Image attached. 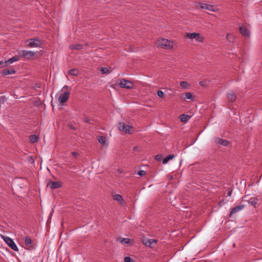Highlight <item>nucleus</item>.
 <instances>
[{
	"label": "nucleus",
	"mask_w": 262,
	"mask_h": 262,
	"mask_svg": "<svg viewBox=\"0 0 262 262\" xmlns=\"http://www.w3.org/2000/svg\"><path fill=\"white\" fill-rule=\"evenodd\" d=\"M47 186L52 189H56L61 186V183L60 182H53L50 181L47 183Z\"/></svg>",
	"instance_id": "nucleus-9"
},
{
	"label": "nucleus",
	"mask_w": 262,
	"mask_h": 262,
	"mask_svg": "<svg viewBox=\"0 0 262 262\" xmlns=\"http://www.w3.org/2000/svg\"><path fill=\"white\" fill-rule=\"evenodd\" d=\"M240 33L248 38L250 37V32L244 25H241L239 27Z\"/></svg>",
	"instance_id": "nucleus-8"
},
{
	"label": "nucleus",
	"mask_w": 262,
	"mask_h": 262,
	"mask_svg": "<svg viewBox=\"0 0 262 262\" xmlns=\"http://www.w3.org/2000/svg\"><path fill=\"white\" fill-rule=\"evenodd\" d=\"M182 98L184 100H186V99L192 100L193 99L192 96L191 94L189 92L184 93L182 94Z\"/></svg>",
	"instance_id": "nucleus-16"
},
{
	"label": "nucleus",
	"mask_w": 262,
	"mask_h": 262,
	"mask_svg": "<svg viewBox=\"0 0 262 262\" xmlns=\"http://www.w3.org/2000/svg\"><path fill=\"white\" fill-rule=\"evenodd\" d=\"M231 193H232V191H229L228 193H227V195L228 196H230L231 195Z\"/></svg>",
	"instance_id": "nucleus-39"
},
{
	"label": "nucleus",
	"mask_w": 262,
	"mask_h": 262,
	"mask_svg": "<svg viewBox=\"0 0 262 262\" xmlns=\"http://www.w3.org/2000/svg\"><path fill=\"white\" fill-rule=\"evenodd\" d=\"M226 39L229 42H233L234 40V36L232 33H227L226 35Z\"/></svg>",
	"instance_id": "nucleus-24"
},
{
	"label": "nucleus",
	"mask_w": 262,
	"mask_h": 262,
	"mask_svg": "<svg viewBox=\"0 0 262 262\" xmlns=\"http://www.w3.org/2000/svg\"><path fill=\"white\" fill-rule=\"evenodd\" d=\"M137 149V147H134V150H136Z\"/></svg>",
	"instance_id": "nucleus-42"
},
{
	"label": "nucleus",
	"mask_w": 262,
	"mask_h": 262,
	"mask_svg": "<svg viewBox=\"0 0 262 262\" xmlns=\"http://www.w3.org/2000/svg\"><path fill=\"white\" fill-rule=\"evenodd\" d=\"M70 93L68 92H63L60 94L58 97V101L60 103H63L67 101L69 97Z\"/></svg>",
	"instance_id": "nucleus-7"
},
{
	"label": "nucleus",
	"mask_w": 262,
	"mask_h": 262,
	"mask_svg": "<svg viewBox=\"0 0 262 262\" xmlns=\"http://www.w3.org/2000/svg\"><path fill=\"white\" fill-rule=\"evenodd\" d=\"M157 95L160 98H163L164 96V92L161 90L158 91Z\"/></svg>",
	"instance_id": "nucleus-32"
},
{
	"label": "nucleus",
	"mask_w": 262,
	"mask_h": 262,
	"mask_svg": "<svg viewBox=\"0 0 262 262\" xmlns=\"http://www.w3.org/2000/svg\"><path fill=\"white\" fill-rule=\"evenodd\" d=\"M157 243V241L155 239H150L146 243V245L151 247L153 244H156Z\"/></svg>",
	"instance_id": "nucleus-29"
},
{
	"label": "nucleus",
	"mask_w": 262,
	"mask_h": 262,
	"mask_svg": "<svg viewBox=\"0 0 262 262\" xmlns=\"http://www.w3.org/2000/svg\"><path fill=\"white\" fill-rule=\"evenodd\" d=\"M180 85L184 89L187 90L190 87V84L186 81H181Z\"/></svg>",
	"instance_id": "nucleus-25"
},
{
	"label": "nucleus",
	"mask_w": 262,
	"mask_h": 262,
	"mask_svg": "<svg viewBox=\"0 0 262 262\" xmlns=\"http://www.w3.org/2000/svg\"><path fill=\"white\" fill-rule=\"evenodd\" d=\"M174 42L173 41L165 38H161L156 42L158 47L164 48L166 50L171 49Z\"/></svg>",
	"instance_id": "nucleus-1"
},
{
	"label": "nucleus",
	"mask_w": 262,
	"mask_h": 262,
	"mask_svg": "<svg viewBox=\"0 0 262 262\" xmlns=\"http://www.w3.org/2000/svg\"><path fill=\"white\" fill-rule=\"evenodd\" d=\"M37 138H38V137H37V136H36L35 135H32L30 137V142L31 143H34V142H35L37 141Z\"/></svg>",
	"instance_id": "nucleus-31"
},
{
	"label": "nucleus",
	"mask_w": 262,
	"mask_h": 262,
	"mask_svg": "<svg viewBox=\"0 0 262 262\" xmlns=\"http://www.w3.org/2000/svg\"><path fill=\"white\" fill-rule=\"evenodd\" d=\"M117 241L123 245L128 244L129 243L130 239L128 238H119Z\"/></svg>",
	"instance_id": "nucleus-20"
},
{
	"label": "nucleus",
	"mask_w": 262,
	"mask_h": 262,
	"mask_svg": "<svg viewBox=\"0 0 262 262\" xmlns=\"http://www.w3.org/2000/svg\"><path fill=\"white\" fill-rule=\"evenodd\" d=\"M200 84L202 86H203L204 85V83H203V81H201L200 82Z\"/></svg>",
	"instance_id": "nucleus-41"
},
{
	"label": "nucleus",
	"mask_w": 262,
	"mask_h": 262,
	"mask_svg": "<svg viewBox=\"0 0 262 262\" xmlns=\"http://www.w3.org/2000/svg\"><path fill=\"white\" fill-rule=\"evenodd\" d=\"M196 33H187L185 34V37L190 39H195Z\"/></svg>",
	"instance_id": "nucleus-26"
},
{
	"label": "nucleus",
	"mask_w": 262,
	"mask_h": 262,
	"mask_svg": "<svg viewBox=\"0 0 262 262\" xmlns=\"http://www.w3.org/2000/svg\"><path fill=\"white\" fill-rule=\"evenodd\" d=\"M248 202L252 205L255 206V205L257 203V199L255 198H251L250 200H248Z\"/></svg>",
	"instance_id": "nucleus-28"
},
{
	"label": "nucleus",
	"mask_w": 262,
	"mask_h": 262,
	"mask_svg": "<svg viewBox=\"0 0 262 262\" xmlns=\"http://www.w3.org/2000/svg\"><path fill=\"white\" fill-rule=\"evenodd\" d=\"M155 159H156V160H159V155H157V156H156V157H155Z\"/></svg>",
	"instance_id": "nucleus-40"
},
{
	"label": "nucleus",
	"mask_w": 262,
	"mask_h": 262,
	"mask_svg": "<svg viewBox=\"0 0 262 262\" xmlns=\"http://www.w3.org/2000/svg\"><path fill=\"white\" fill-rule=\"evenodd\" d=\"M118 129L125 133L131 134L132 133L133 127L124 123L119 122L118 124Z\"/></svg>",
	"instance_id": "nucleus-4"
},
{
	"label": "nucleus",
	"mask_w": 262,
	"mask_h": 262,
	"mask_svg": "<svg viewBox=\"0 0 262 262\" xmlns=\"http://www.w3.org/2000/svg\"><path fill=\"white\" fill-rule=\"evenodd\" d=\"M124 262H134V260L128 256L125 257L124 258Z\"/></svg>",
	"instance_id": "nucleus-33"
},
{
	"label": "nucleus",
	"mask_w": 262,
	"mask_h": 262,
	"mask_svg": "<svg viewBox=\"0 0 262 262\" xmlns=\"http://www.w3.org/2000/svg\"><path fill=\"white\" fill-rule=\"evenodd\" d=\"M97 140L99 143L103 146H107L108 145V143L106 141V139L105 137L99 136L97 137Z\"/></svg>",
	"instance_id": "nucleus-13"
},
{
	"label": "nucleus",
	"mask_w": 262,
	"mask_h": 262,
	"mask_svg": "<svg viewBox=\"0 0 262 262\" xmlns=\"http://www.w3.org/2000/svg\"><path fill=\"white\" fill-rule=\"evenodd\" d=\"M195 39L199 42H202L204 40V37L199 33H196Z\"/></svg>",
	"instance_id": "nucleus-27"
},
{
	"label": "nucleus",
	"mask_w": 262,
	"mask_h": 262,
	"mask_svg": "<svg viewBox=\"0 0 262 262\" xmlns=\"http://www.w3.org/2000/svg\"><path fill=\"white\" fill-rule=\"evenodd\" d=\"M113 199L114 200L119 202L121 204H122L123 202V199L121 195L115 194L113 195Z\"/></svg>",
	"instance_id": "nucleus-17"
},
{
	"label": "nucleus",
	"mask_w": 262,
	"mask_h": 262,
	"mask_svg": "<svg viewBox=\"0 0 262 262\" xmlns=\"http://www.w3.org/2000/svg\"><path fill=\"white\" fill-rule=\"evenodd\" d=\"M245 206L244 205H238L235 207H234L233 208H232L231 212H230V215H231L232 214H235L236 213H237V212L242 210L244 208Z\"/></svg>",
	"instance_id": "nucleus-12"
},
{
	"label": "nucleus",
	"mask_w": 262,
	"mask_h": 262,
	"mask_svg": "<svg viewBox=\"0 0 262 262\" xmlns=\"http://www.w3.org/2000/svg\"><path fill=\"white\" fill-rule=\"evenodd\" d=\"M215 142L216 143L222 145L224 146H227L229 144V142L227 140L221 138H216Z\"/></svg>",
	"instance_id": "nucleus-11"
},
{
	"label": "nucleus",
	"mask_w": 262,
	"mask_h": 262,
	"mask_svg": "<svg viewBox=\"0 0 262 262\" xmlns=\"http://www.w3.org/2000/svg\"><path fill=\"white\" fill-rule=\"evenodd\" d=\"M224 204V203L223 202V201H220V202L219 203V205L220 206H222V205H223Z\"/></svg>",
	"instance_id": "nucleus-38"
},
{
	"label": "nucleus",
	"mask_w": 262,
	"mask_h": 262,
	"mask_svg": "<svg viewBox=\"0 0 262 262\" xmlns=\"http://www.w3.org/2000/svg\"><path fill=\"white\" fill-rule=\"evenodd\" d=\"M0 65H3V67L7 66V64H5V62L0 61Z\"/></svg>",
	"instance_id": "nucleus-37"
},
{
	"label": "nucleus",
	"mask_w": 262,
	"mask_h": 262,
	"mask_svg": "<svg viewBox=\"0 0 262 262\" xmlns=\"http://www.w3.org/2000/svg\"><path fill=\"white\" fill-rule=\"evenodd\" d=\"M119 85L121 88L128 89H132L133 87V84L132 82L124 79L120 80Z\"/></svg>",
	"instance_id": "nucleus-5"
},
{
	"label": "nucleus",
	"mask_w": 262,
	"mask_h": 262,
	"mask_svg": "<svg viewBox=\"0 0 262 262\" xmlns=\"http://www.w3.org/2000/svg\"><path fill=\"white\" fill-rule=\"evenodd\" d=\"M174 156L173 155H169L163 159L162 163L166 164L170 160L173 159Z\"/></svg>",
	"instance_id": "nucleus-22"
},
{
	"label": "nucleus",
	"mask_w": 262,
	"mask_h": 262,
	"mask_svg": "<svg viewBox=\"0 0 262 262\" xmlns=\"http://www.w3.org/2000/svg\"><path fill=\"white\" fill-rule=\"evenodd\" d=\"M180 120L183 122H186L189 119V117L187 115L182 114L180 116Z\"/></svg>",
	"instance_id": "nucleus-21"
},
{
	"label": "nucleus",
	"mask_w": 262,
	"mask_h": 262,
	"mask_svg": "<svg viewBox=\"0 0 262 262\" xmlns=\"http://www.w3.org/2000/svg\"><path fill=\"white\" fill-rule=\"evenodd\" d=\"M227 98L231 102L235 101L236 97L232 92H230L227 94Z\"/></svg>",
	"instance_id": "nucleus-19"
},
{
	"label": "nucleus",
	"mask_w": 262,
	"mask_h": 262,
	"mask_svg": "<svg viewBox=\"0 0 262 262\" xmlns=\"http://www.w3.org/2000/svg\"><path fill=\"white\" fill-rule=\"evenodd\" d=\"M18 58L16 56L12 57V58H9L8 60L5 61V64H7V66L8 64H11L15 61H18Z\"/></svg>",
	"instance_id": "nucleus-18"
},
{
	"label": "nucleus",
	"mask_w": 262,
	"mask_h": 262,
	"mask_svg": "<svg viewBox=\"0 0 262 262\" xmlns=\"http://www.w3.org/2000/svg\"><path fill=\"white\" fill-rule=\"evenodd\" d=\"M2 73L4 76L12 75L15 73V71L13 69H6L2 71Z\"/></svg>",
	"instance_id": "nucleus-14"
},
{
	"label": "nucleus",
	"mask_w": 262,
	"mask_h": 262,
	"mask_svg": "<svg viewBox=\"0 0 262 262\" xmlns=\"http://www.w3.org/2000/svg\"><path fill=\"white\" fill-rule=\"evenodd\" d=\"M71 48L72 49L80 50L82 48V45L80 44L72 45Z\"/></svg>",
	"instance_id": "nucleus-30"
},
{
	"label": "nucleus",
	"mask_w": 262,
	"mask_h": 262,
	"mask_svg": "<svg viewBox=\"0 0 262 262\" xmlns=\"http://www.w3.org/2000/svg\"><path fill=\"white\" fill-rule=\"evenodd\" d=\"M26 42H29L28 46L30 47H37L39 45V41L37 38H31Z\"/></svg>",
	"instance_id": "nucleus-10"
},
{
	"label": "nucleus",
	"mask_w": 262,
	"mask_h": 262,
	"mask_svg": "<svg viewBox=\"0 0 262 262\" xmlns=\"http://www.w3.org/2000/svg\"><path fill=\"white\" fill-rule=\"evenodd\" d=\"M101 72L103 74H108L109 73V71L106 68H101Z\"/></svg>",
	"instance_id": "nucleus-34"
},
{
	"label": "nucleus",
	"mask_w": 262,
	"mask_h": 262,
	"mask_svg": "<svg viewBox=\"0 0 262 262\" xmlns=\"http://www.w3.org/2000/svg\"><path fill=\"white\" fill-rule=\"evenodd\" d=\"M146 173L144 170H140L138 172V174L141 176L145 175Z\"/></svg>",
	"instance_id": "nucleus-35"
},
{
	"label": "nucleus",
	"mask_w": 262,
	"mask_h": 262,
	"mask_svg": "<svg viewBox=\"0 0 262 262\" xmlns=\"http://www.w3.org/2000/svg\"><path fill=\"white\" fill-rule=\"evenodd\" d=\"M72 155L74 157H77L78 156V154L77 152L73 151V152H72Z\"/></svg>",
	"instance_id": "nucleus-36"
},
{
	"label": "nucleus",
	"mask_w": 262,
	"mask_h": 262,
	"mask_svg": "<svg viewBox=\"0 0 262 262\" xmlns=\"http://www.w3.org/2000/svg\"><path fill=\"white\" fill-rule=\"evenodd\" d=\"M2 238L4 239V241L6 242L7 245L11 248L13 250L15 251H18V248L14 241L8 236H5L4 235H2Z\"/></svg>",
	"instance_id": "nucleus-3"
},
{
	"label": "nucleus",
	"mask_w": 262,
	"mask_h": 262,
	"mask_svg": "<svg viewBox=\"0 0 262 262\" xmlns=\"http://www.w3.org/2000/svg\"><path fill=\"white\" fill-rule=\"evenodd\" d=\"M20 56L27 59H30L35 55V53L31 51L23 50L19 52Z\"/></svg>",
	"instance_id": "nucleus-6"
},
{
	"label": "nucleus",
	"mask_w": 262,
	"mask_h": 262,
	"mask_svg": "<svg viewBox=\"0 0 262 262\" xmlns=\"http://www.w3.org/2000/svg\"><path fill=\"white\" fill-rule=\"evenodd\" d=\"M25 244L26 246L29 248H31L32 246V240L30 236H26L25 237Z\"/></svg>",
	"instance_id": "nucleus-15"
},
{
	"label": "nucleus",
	"mask_w": 262,
	"mask_h": 262,
	"mask_svg": "<svg viewBox=\"0 0 262 262\" xmlns=\"http://www.w3.org/2000/svg\"><path fill=\"white\" fill-rule=\"evenodd\" d=\"M196 7L201 9H205L212 12H216L218 9L216 7L203 3H198L196 4Z\"/></svg>",
	"instance_id": "nucleus-2"
},
{
	"label": "nucleus",
	"mask_w": 262,
	"mask_h": 262,
	"mask_svg": "<svg viewBox=\"0 0 262 262\" xmlns=\"http://www.w3.org/2000/svg\"><path fill=\"white\" fill-rule=\"evenodd\" d=\"M68 73L69 75L77 76L79 74V71L77 69H71L69 71Z\"/></svg>",
	"instance_id": "nucleus-23"
}]
</instances>
